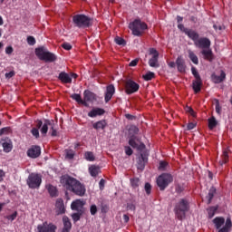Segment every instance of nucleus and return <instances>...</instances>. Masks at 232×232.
<instances>
[{
  "mask_svg": "<svg viewBox=\"0 0 232 232\" xmlns=\"http://www.w3.org/2000/svg\"><path fill=\"white\" fill-rule=\"evenodd\" d=\"M222 111V107H220V102H218V100H216V112L220 115Z\"/></svg>",
  "mask_w": 232,
  "mask_h": 232,
  "instance_id": "obj_48",
  "label": "nucleus"
},
{
  "mask_svg": "<svg viewBox=\"0 0 232 232\" xmlns=\"http://www.w3.org/2000/svg\"><path fill=\"white\" fill-rule=\"evenodd\" d=\"M101 115H104V111L103 109H101V108H94L88 112V117H91L92 119L95 117H99Z\"/></svg>",
  "mask_w": 232,
  "mask_h": 232,
  "instance_id": "obj_23",
  "label": "nucleus"
},
{
  "mask_svg": "<svg viewBox=\"0 0 232 232\" xmlns=\"http://www.w3.org/2000/svg\"><path fill=\"white\" fill-rule=\"evenodd\" d=\"M173 182V177L171 174H161L158 179H157V184L158 187L161 191H164L169 184Z\"/></svg>",
  "mask_w": 232,
  "mask_h": 232,
  "instance_id": "obj_8",
  "label": "nucleus"
},
{
  "mask_svg": "<svg viewBox=\"0 0 232 232\" xmlns=\"http://www.w3.org/2000/svg\"><path fill=\"white\" fill-rule=\"evenodd\" d=\"M84 159L88 160V162H93L95 160V155L92 151H86L84 153Z\"/></svg>",
  "mask_w": 232,
  "mask_h": 232,
  "instance_id": "obj_39",
  "label": "nucleus"
},
{
  "mask_svg": "<svg viewBox=\"0 0 232 232\" xmlns=\"http://www.w3.org/2000/svg\"><path fill=\"white\" fill-rule=\"evenodd\" d=\"M145 191H146L147 195L151 194V185L150 183L145 184Z\"/></svg>",
  "mask_w": 232,
  "mask_h": 232,
  "instance_id": "obj_53",
  "label": "nucleus"
},
{
  "mask_svg": "<svg viewBox=\"0 0 232 232\" xmlns=\"http://www.w3.org/2000/svg\"><path fill=\"white\" fill-rule=\"evenodd\" d=\"M72 23L78 28H88L92 26V19L84 14H76L72 17Z\"/></svg>",
  "mask_w": 232,
  "mask_h": 232,
  "instance_id": "obj_6",
  "label": "nucleus"
},
{
  "mask_svg": "<svg viewBox=\"0 0 232 232\" xmlns=\"http://www.w3.org/2000/svg\"><path fill=\"white\" fill-rule=\"evenodd\" d=\"M188 57L190 59V61L194 64H198V57L197 56V54H195V53H193V51H191V50H188Z\"/></svg>",
  "mask_w": 232,
  "mask_h": 232,
  "instance_id": "obj_35",
  "label": "nucleus"
},
{
  "mask_svg": "<svg viewBox=\"0 0 232 232\" xmlns=\"http://www.w3.org/2000/svg\"><path fill=\"white\" fill-rule=\"evenodd\" d=\"M131 131H133L134 134L137 135V133H139V128H137L136 126H131L130 128V133H131Z\"/></svg>",
  "mask_w": 232,
  "mask_h": 232,
  "instance_id": "obj_56",
  "label": "nucleus"
},
{
  "mask_svg": "<svg viewBox=\"0 0 232 232\" xmlns=\"http://www.w3.org/2000/svg\"><path fill=\"white\" fill-rule=\"evenodd\" d=\"M227 160H229V155L227 153V150H224L221 160H219L220 166H224V164H227Z\"/></svg>",
  "mask_w": 232,
  "mask_h": 232,
  "instance_id": "obj_36",
  "label": "nucleus"
},
{
  "mask_svg": "<svg viewBox=\"0 0 232 232\" xmlns=\"http://www.w3.org/2000/svg\"><path fill=\"white\" fill-rule=\"evenodd\" d=\"M91 215H97V205H92L90 208Z\"/></svg>",
  "mask_w": 232,
  "mask_h": 232,
  "instance_id": "obj_52",
  "label": "nucleus"
},
{
  "mask_svg": "<svg viewBox=\"0 0 232 232\" xmlns=\"http://www.w3.org/2000/svg\"><path fill=\"white\" fill-rule=\"evenodd\" d=\"M75 157V151L73 150H65V158L69 159V160H72Z\"/></svg>",
  "mask_w": 232,
  "mask_h": 232,
  "instance_id": "obj_41",
  "label": "nucleus"
},
{
  "mask_svg": "<svg viewBox=\"0 0 232 232\" xmlns=\"http://www.w3.org/2000/svg\"><path fill=\"white\" fill-rule=\"evenodd\" d=\"M115 95V86L112 84L107 86L105 92V102H110L111 101V97Z\"/></svg>",
  "mask_w": 232,
  "mask_h": 232,
  "instance_id": "obj_16",
  "label": "nucleus"
},
{
  "mask_svg": "<svg viewBox=\"0 0 232 232\" xmlns=\"http://www.w3.org/2000/svg\"><path fill=\"white\" fill-rule=\"evenodd\" d=\"M146 162H148V157L144 154H140L138 161V169H144V166H146Z\"/></svg>",
  "mask_w": 232,
  "mask_h": 232,
  "instance_id": "obj_27",
  "label": "nucleus"
},
{
  "mask_svg": "<svg viewBox=\"0 0 232 232\" xmlns=\"http://www.w3.org/2000/svg\"><path fill=\"white\" fill-rule=\"evenodd\" d=\"M35 54L40 61H44L45 63H53V61L57 60V56L48 52V50L44 47L36 48Z\"/></svg>",
  "mask_w": 232,
  "mask_h": 232,
  "instance_id": "obj_4",
  "label": "nucleus"
},
{
  "mask_svg": "<svg viewBox=\"0 0 232 232\" xmlns=\"http://www.w3.org/2000/svg\"><path fill=\"white\" fill-rule=\"evenodd\" d=\"M197 48H202L206 50L211 46V41L208 38L201 37L198 38V41L194 44Z\"/></svg>",
  "mask_w": 232,
  "mask_h": 232,
  "instance_id": "obj_12",
  "label": "nucleus"
},
{
  "mask_svg": "<svg viewBox=\"0 0 232 232\" xmlns=\"http://www.w3.org/2000/svg\"><path fill=\"white\" fill-rule=\"evenodd\" d=\"M71 97H72V99H73V101H76V102H78V104H83V106H88V103L83 102L82 98L81 97V94L74 93V94L71 95Z\"/></svg>",
  "mask_w": 232,
  "mask_h": 232,
  "instance_id": "obj_34",
  "label": "nucleus"
},
{
  "mask_svg": "<svg viewBox=\"0 0 232 232\" xmlns=\"http://www.w3.org/2000/svg\"><path fill=\"white\" fill-rule=\"evenodd\" d=\"M72 218L73 222H79V220H81V214L74 213L72 215Z\"/></svg>",
  "mask_w": 232,
  "mask_h": 232,
  "instance_id": "obj_50",
  "label": "nucleus"
},
{
  "mask_svg": "<svg viewBox=\"0 0 232 232\" xmlns=\"http://www.w3.org/2000/svg\"><path fill=\"white\" fill-rule=\"evenodd\" d=\"M178 28L179 30H181V32H184V34H186L185 30H188V28L184 27V24H178Z\"/></svg>",
  "mask_w": 232,
  "mask_h": 232,
  "instance_id": "obj_60",
  "label": "nucleus"
},
{
  "mask_svg": "<svg viewBox=\"0 0 232 232\" xmlns=\"http://www.w3.org/2000/svg\"><path fill=\"white\" fill-rule=\"evenodd\" d=\"M125 153L130 157V155L133 154V150L130 147H125Z\"/></svg>",
  "mask_w": 232,
  "mask_h": 232,
  "instance_id": "obj_55",
  "label": "nucleus"
},
{
  "mask_svg": "<svg viewBox=\"0 0 232 232\" xmlns=\"http://www.w3.org/2000/svg\"><path fill=\"white\" fill-rule=\"evenodd\" d=\"M138 63H139V60H137V59L136 60H132L130 63L129 66H137Z\"/></svg>",
  "mask_w": 232,
  "mask_h": 232,
  "instance_id": "obj_62",
  "label": "nucleus"
},
{
  "mask_svg": "<svg viewBox=\"0 0 232 232\" xmlns=\"http://www.w3.org/2000/svg\"><path fill=\"white\" fill-rule=\"evenodd\" d=\"M104 184H106V181L102 179L99 182L100 189H104Z\"/></svg>",
  "mask_w": 232,
  "mask_h": 232,
  "instance_id": "obj_61",
  "label": "nucleus"
},
{
  "mask_svg": "<svg viewBox=\"0 0 232 232\" xmlns=\"http://www.w3.org/2000/svg\"><path fill=\"white\" fill-rule=\"evenodd\" d=\"M139 184H140L139 178L130 179V185L132 188H139Z\"/></svg>",
  "mask_w": 232,
  "mask_h": 232,
  "instance_id": "obj_42",
  "label": "nucleus"
},
{
  "mask_svg": "<svg viewBox=\"0 0 232 232\" xmlns=\"http://www.w3.org/2000/svg\"><path fill=\"white\" fill-rule=\"evenodd\" d=\"M176 64L178 66L179 72H182L186 70V65L184 63V59H182V56L177 58Z\"/></svg>",
  "mask_w": 232,
  "mask_h": 232,
  "instance_id": "obj_29",
  "label": "nucleus"
},
{
  "mask_svg": "<svg viewBox=\"0 0 232 232\" xmlns=\"http://www.w3.org/2000/svg\"><path fill=\"white\" fill-rule=\"evenodd\" d=\"M2 146L5 153H10V151H12V149L14 148V145L12 144V140H5L2 142Z\"/></svg>",
  "mask_w": 232,
  "mask_h": 232,
  "instance_id": "obj_26",
  "label": "nucleus"
},
{
  "mask_svg": "<svg viewBox=\"0 0 232 232\" xmlns=\"http://www.w3.org/2000/svg\"><path fill=\"white\" fill-rule=\"evenodd\" d=\"M185 111L187 113H189V115H191V117H197V113L195 112V111L193 110V108L187 106L185 108Z\"/></svg>",
  "mask_w": 232,
  "mask_h": 232,
  "instance_id": "obj_45",
  "label": "nucleus"
},
{
  "mask_svg": "<svg viewBox=\"0 0 232 232\" xmlns=\"http://www.w3.org/2000/svg\"><path fill=\"white\" fill-rule=\"evenodd\" d=\"M14 75H15V72H14V71L6 72L5 73V79H12V77H14Z\"/></svg>",
  "mask_w": 232,
  "mask_h": 232,
  "instance_id": "obj_54",
  "label": "nucleus"
},
{
  "mask_svg": "<svg viewBox=\"0 0 232 232\" xmlns=\"http://www.w3.org/2000/svg\"><path fill=\"white\" fill-rule=\"evenodd\" d=\"M225 223L226 219H224V218H215L213 220V224L217 229H220V227H222L223 224Z\"/></svg>",
  "mask_w": 232,
  "mask_h": 232,
  "instance_id": "obj_31",
  "label": "nucleus"
},
{
  "mask_svg": "<svg viewBox=\"0 0 232 232\" xmlns=\"http://www.w3.org/2000/svg\"><path fill=\"white\" fill-rule=\"evenodd\" d=\"M4 177H5V171L0 169V182H2Z\"/></svg>",
  "mask_w": 232,
  "mask_h": 232,
  "instance_id": "obj_64",
  "label": "nucleus"
},
{
  "mask_svg": "<svg viewBox=\"0 0 232 232\" xmlns=\"http://www.w3.org/2000/svg\"><path fill=\"white\" fill-rule=\"evenodd\" d=\"M58 79H60L61 82H63L64 84L72 83V76H70V74H68L67 72H60Z\"/></svg>",
  "mask_w": 232,
  "mask_h": 232,
  "instance_id": "obj_21",
  "label": "nucleus"
},
{
  "mask_svg": "<svg viewBox=\"0 0 232 232\" xmlns=\"http://www.w3.org/2000/svg\"><path fill=\"white\" fill-rule=\"evenodd\" d=\"M115 43H116V44H119L120 46L126 44V42L121 37H116Z\"/></svg>",
  "mask_w": 232,
  "mask_h": 232,
  "instance_id": "obj_46",
  "label": "nucleus"
},
{
  "mask_svg": "<svg viewBox=\"0 0 232 232\" xmlns=\"http://www.w3.org/2000/svg\"><path fill=\"white\" fill-rule=\"evenodd\" d=\"M149 55L151 56V58L149 60V65L150 68H159L160 64L159 63V51L155 48H150L149 50Z\"/></svg>",
  "mask_w": 232,
  "mask_h": 232,
  "instance_id": "obj_9",
  "label": "nucleus"
},
{
  "mask_svg": "<svg viewBox=\"0 0 232 232\" xmlns=\"http://www.w3.org/2000/svg\"><path fill=\"white\" fill-rule=\"evenodd\" d=\"M46 189L50 195V197H57V188L49 184V185H46Z\"/></svg>",
  "mask_w": 232,
  "mask_h": 232,
  "instance_id": "obj_33",
  "label": "nucleus"
},
{
  "mask_svg": "<svg viewBox=\"0 0 232 232\" xmlns=\"http://www.w3.org/2000/svg\"><path fill=\"white\" fill-rule=\"evenodd\" d=\"M191 72L194 75L195 79H200V74H198V71H197V68L191 67Z\"/></svg>",
  "mask_w": 232,
  "mask_h": 232,
  "instance_id": "obj_47",
  "label": "nucleus"
},
{
  "mask_svg": "<svg viewBox=\"0 0 232 232\" xmlns=\"http://www.w3.org/2000/svg\"><path fill=\"white\" fill-rule=\"evenodd\" d=\"M89 173L92 177H97L101 173V168L96 165H92L89 167Z\"/></svg>",
  "mask_w": 232,
  "mask_h": 232,
  "instance_id": "obj_28",
  "label": "nucleus"
},
{
  "mask_svg": "<svg viewBox=\"0 0 232 232\" xmlns=\"http://www.w3.org/2000/svg\"><path fill=\"white\" fill-rule=\"evenodd\" d=\"M197 126V123H194V122H190L188 124L187 126V130H194Z\"/></svg>",
  "mask_w": 232,
  "mask_h": 232,
  "instance_id": "obj_57",
  "label": "nucleus"
},
{
  "mask_svg": "<svg viewBox=\"0 0 232 232\" xmlns=\"http://www.w3.org/2000/svg\"><path fill=\"white\" fill-rule=\"evenodd\" d=\"M139 88H140L139 83L135 82L131 79H129L125 82V92L127 95H131V93L139 92Z\"/></svg>",
  "mask_w": 232,
  "mask_h": 232,
  "instance_id": "obj_11",
  "label": "nucleus"
},
{
  "mask_svg": "<svg viewBox=\"0 0 232 232\" xmlns=\"http://www.w3.org/2000/svg\"><path fill=\"white\" fill-rule=\"evenodd\" d=\"M211 80L215 84H220V82H224V81H226V72L224 71H221L219 76L213 73L211 75Z\"/></svg>",
  "mask_w": 232,
  "mask_h": 232,
  "instance_id": "obj_17",
  "label": "nucleus"
},
{
  "mask_svg": "<svg viewBox=\"0 0 232 232\" xmlns=\"http://www.w3.org/2000/svg\"><path fill=\"white\" fill-rule=\"evenodd\" d=\"M42 182L43 178L37 173H31L26 180L27 186H29L31 189H38V188H41Z\"/></svg>",
  "mask_w": 232,
  "mask_h": 232,
  "instance_id": "obj_7",
  "label": "nucleus"
},
{
  "mask_svg": "<svg viewBox=\"0 0 232 232\" xmlns=\"http://www.w3.org/2000/svg\"><path fill=\"white\" fill-rule=\"evenodd\" d=\"M95 101V94L90 91H85L83 92V102L88 104V102H93Z\"/></svg>",
  "mask_w": 232,
  "mask_h": 232,
  "instance_id": "obj_18",
  "label": "nucleus"
},
{
  "mask_svg": "<svg viewBox=\"0 0 232 232\" xmlns=\"http://www.w3.org/2000/svg\"><path fill=\"white\" fill-rule=\"evenodd\" d=\"M168 162L166 161H160V166H159V169L160 171H166V169H168Z\"/></svg>",
  "mask_w": 232,
  "mask_h": 232,
  "instance_id": "obj_44",
  "label": "nucleus"
},
{
  "mask_svg": "<svg viewBox=\"0 0 232 232\" xmlns=\"http://www.w3.org/2000/svg\"><path fill=\"white\" fill-rule=\"evenodd\" d=\"M63 227L62 229V232H70L72 230V221H70V218L66 216L63 218Z\"/></svg>",
  "mask_w": 232,
  "mask_h": 232,
  "instance_id": "obj_20",
  "label": "nucleus"
},
{
  "mask_svg": "<svg viewBox=\"0 0 232 232\" xmlns=\"http://www.w3.org/2000/svg\"><path fill=\"white\" fill-rule=\"evenodd\" d=\"M217 124H218V122L217 121V119L215 118V116H212L211 118L208 119L209 130H214V128H217Z\"/></svg>",
  "mask_w": 232,
  "mask_h": 232,
  "instance_id": "obj_38",
  "label": "nucleus"
},
{
  "mask_svg": "<svg viewBox=\"0 0 232 232\" xmlns=\"http://www.w3.org/2000/svg\"><path fill=\"white\" fill-rule=\"evenodd\" d=\"M14 53V48L12 46H8L5 48V53H7V55H10Z\"/></svg>",
  "mask_w": 232,
  "mask_h": 232,
  "instance_id": "obj_58",
  "label": "nucleus"
},
{
  "mask_svg": "<svg viewBox=\"0 0 232 232\" xmlns=\"http://www.w3.org/2000/svg\"><path fill=\"white\" fill-rule=\"evenodd\" d=\"M129 28L131 30L132 35L140 37V35H142V32L148 29V24L140 21V19H136L129 24Z\"/></svg>",
  "mask_w": 232,
  "mask_h": 232,
  "instance_id": "obj_3",
  "label": "nucleus"
},
{
  "mask_svg": "<svg viewBox=\"0 0 232 232\" xmlns=\"http://www.w3.org/2000/svg\"><path fill=\"white\" fill-rule=\"evenodd\" d=\"M201 53L207 61H211L213 59V51L209 48L204 49Z\"/></svg>",
  "mask_w": 232,
  "mask_h": 232,
  "instance_id": "obj_30",
  "label": "nucleus"
},
{
  "mask_svg": "<svg viewBox=\"0 0 232 232\" xmlns=\"http://www.w3.org/2000/svg\"><path fill=\"white\" fill-rule=\"evenodd\" d=\"M27 44L30 46H34V44H35V38L34 36H28L27 37Z\"/></svg>",
  "mask_w": 232,
  "mask_h": 232,
  "instance_id": "obj_49",
  "label": "nucleus"
},
{
  "mask_svg": "<svg viewBox=\"0 0 232 232\" xmlns=\"http://www.w3.org/2000/svg\"><path fill=\"white\" fill-rule=\"evenodd\" d=\"M55 208L57 209L58 215H63L66 211L64 208V201H63V198L56 199Z\"/></svg>",
  "mask_w": 232,
  "mask_h": 232,
  "instance_id": "obj_19",
  "label": "nucleus"
},
{
  "mask_svg": "<svg viewBox=\"0 0 232 232\" xmlns=\"http://www.w3.org/2000/svg\"><path fill=\"white\" fill-rule=\"evenodd\" d=\"M232 222L231 218H227L225 223V226L218 230V232H229V229H231Z\"/></svg>",
  "mask_w": 232,
  "mask_h": 232,
  "instance_id": "obj_32",
  "label": "nucleus"
},
{
  "mask_svg": "<svg viewBox=\"0 0 232 232\" xmlns=\"http://www.w3.org/2000/svg\"><path fill=\"white\" fill-rule=\"evenodd\" d=\"M187 211H189V202L187 199H181L175 208V213L179 220L186 217Z\"/></svg>",
  "mask_w": 232,
  "mask_h": 232,
  "instance_id": "obj_5",
  "label": "nucleus"
},
{
  "mask_svg": "<svg viewBox=\"0 0 232 232\" xmlns=\"http://www.w3.org/2000/svg\"><path fill=\"white\" fill-rule=\"evenodd\" d=\"M51 126V135L52 137H57V130L53 128L52 122L49 120H45L44 122L43 121H36L35 126L31 130V133L33 137L35 139H39V130L43 135V137H46V133H48V127Z\"/></svg>",
  "mask_w": 232,
  "mask_h": 232,
  "instance_id": "obj_2",
  "label": "nucleus"
},
{
  "mask_svg": "<svg viewBox=\"0 0 232 232\" xmlns=\"http://www.w3.org/2000/svg\"><path fill=\"white\" fill-rule=\"evenodd\" d=\"M216 192H217V190L215 189V188H211L209 189L208 194L206 197V198L208 200V204H211V200H213V198L215 197Z\"/></svg>",
  "mask_w": 232,
  "mask_h": 232,
  "instance_id": "obj_37",
  "label": "nucleus"
},
{
  "mask_svg": "<svg viewBox=\"0 0 232 232\" xmlns=\"http://www.w3.org/2000/svg\"><path fill=\"white\" fill-rule=\"evenodd\" d=\"M106 126H108V122H106L105 120L98 121L92 124V128L97 131H100V130H105Z\"/></svg>",
  "mask_w": 232,
  "mask_h": 232,
  "instance_id": "obj_22",
  "label": "nucleus"
},
{
  "mask_svg": "<svg viewBox=\"0 0 232 232\" xmlns=\"http://www.w3.org/2000/svg\"><path fill=\"white\" fill-rule=\"evenodd\" d=\"M129 144L130 146H131V148H136V150H138L139 151L146 150V145H144V143H137L133 139H130L129 140Z\"/></svg>",
  "mask_w": 232,
  "mask_h": 232,
  "instance_id": "obj_24",
  "label": "nucleus"
},
{
  "mask_svg": "<svg viewBox=\"0 0 232 232\" xmlns=\"http://www.w3.org/2000/svg\"><path fill=\"white\" fill-rule=\"evenodd\" d=\"M213 28L217 31V30H222L223 27H222V25L214 24Z\"/></svg>",
  "mask_w": 232,
  "mask_h": 232,
  "instance_id": "obj_63",
  "label": "nucleus"
},
{
  "mask_svg": "<svg viewBox=\"0 0 232 232\" xmlns=\"http://www.w3.org/2000/svg\"><path fill=\"white\" fill-rule=\"evenodd\" d=\"M155 77V72H148L143 75L144 81H151Z\"/></svg>",
  "mask_w": 232,
  "mask_h": 232,
  "instance_id": "obj_43",
  "label": "nucleus"
},
{
  "mask_svg": "<svg viewBox=\"0 0 232 232\" xmlns=\"http://www.w3.org/2000/svg\"><path fill=\"white\" fill-rule=\"evenodd\" d=\"M7 220H11V222H14L15 218H17V212H14L13 214L6 217Z\"/></svg>",
  "mask_w": 232,
  "mask_h": 232,
  "instance_id": "obj_51",
  "label": "nucleus"
},
{
  "mask_svg": "<svg viewBox=\"0 0 232 232\" xmlns=\"http://www.w3.org/2000/svg\"><path fill=\"white\" fill-rule=\"evenodd\" d=\"M62 47L63 48V50H70L72 48V44H70L69 43H64L62 44Z\"/></svg>",
  "mask_w": 232,
  "mask_h": 232,
  "instance_id": "obj_59",
  "label": "nucleus"
},
{
  "mask_svg": "<svg viewBox=\"0 0 232 232\" xmlns=\"http://www.w3.org/2000/svg\"><path fill=\"white\" fill-rule=\"evenodd\" d=\"M192 88L195 93H198V92L202 90V79L201 78L195 79L192 82Z\"/></svg>",
  "mask_w": 232,
  "mask_h": 232,
  "instance_id": "obj_25",
  "label": "nucleus"
},
{
  "mask_svg": "<svg viewBox=\"0 0 232 232\" xmlns=\"http://www.w3.org/2000/svg\"><path fill=\"white\" fill-rule=\"evenodd\" d=\"M185 34L186 35H188V39H191V41H193L194 44L196 42L198 41V37H200L198 33H197V31L193 29H185Z\"/></svg>",
  "mask_w": 232,
  "mask_h": 232,
  "instance_id": "obj_15",
  "label": "nucleus"
},
{
  "mask_svg": "<svg viewBox=\"0 0 232 232\" xmlns=\"http://www.w3.org/2000/svg\"><path fill=\"white\" fill-rule=\"evenodd\" d=\"M84 204H86V202H84V200L76 199L72 202L71 209H72V211H81V209H82V208H84Z\"/></svg>",
  "mask_w": 232,
  "mask_h": 232,
  "instance_id": "obj_14",
  "label": "nucleus"
},
{
  "mask_svg": "<svg viewBox=\"0 0 232 232\" xmlns=\"http://www.w3.org/2000/svg\"><path fill=\"white\" fill-rule=\"evenodd\" d=\"M60 183L63 188L67 191H72L74 195H78V197H84L86 193V187L77 179L71 177L69 175H63L60 179Z\"/></svg>",
  "mask_w": 232,
  "mask_h": 232,
  "instance_id": "obj_1",
  "label": "nucleus"
},
{
  "mask_svg": "<svg viewBox=\"0 0 232 232\" xmlns=\"http://www.w3.org/2000/svg\"><path fill=\"white\" fill-rule=\"evenodd\" d=\"M57 231V226L53 223L44 221L42 224H39L35 229V232H55Z\"/></svg>",
  "mask_w": 232,
  "mask_h": 232,
  "instance_id": "obj_10",
  "label": "nucleus"
},
{
  "mask_svg": "<svg viewBox=\"0 0 232 232\" xmlns=\"http://www.w3.org/2000/svg\"><path fill=\"white\" fill-rule=\"evenodd\" d=\"M217 209H218V207H210L208 208V214L209 218H213V217H215V213H217Z\"/></svg>",
  "mask_w": 232,
  "mask_h": 232,
  "instance_id": "obj_40",
  "label": "nucleus"
},
{
  "mask_svg": "<svg viewBox=\"0 0 232 232\" xmlns=\"http://www.w3.org/2000/svg\"><path fill=\"white\" fill-rule=\"evenodd\" d=\"M27 155L31 159H37V157L41 156V147L37 145L32 146L28 150H27Z\"/></svg>",
  "mask_w": 232,
  "mask_h": 232,
  "instance_id": "obj_13",
  "label": "nucleus"
}]
</instances>
